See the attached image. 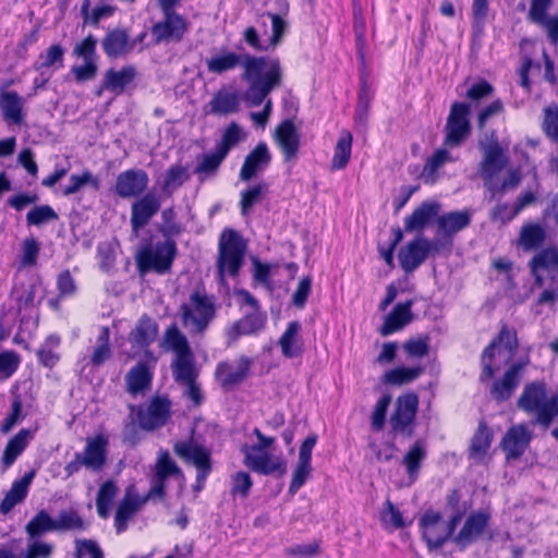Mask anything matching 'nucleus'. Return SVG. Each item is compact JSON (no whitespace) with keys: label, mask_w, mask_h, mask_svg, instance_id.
Instances as JSON below:
<instances>
[{"label":"nucleus","mask_w":558,"mask_h":558,"mask_svg":"<svg viewBox=\"0 0 558 558\" xmlns=\"http://www.w3.org/2000/svg\"><path fill=\"white\" fill-rule=\"evenodd\" d=\"M184 474L167 450H160L150 477V488L146 495H140L134 485L126 487L124 497L119 502L114 526L118 533L126 530L129 521L147 504L155 498H163L168 486L173 483L179 490L184 485Z\"/></svg>","instance_id":"1"},{"label":"nucleus","mask_w":558,"mask_h":558,"mask_svg":"<svg viewBox=\"0 0 558 558\" xmlns=\"http://www.w3.org/2000/svg\"><path fill=\"white\" fill-rule=\"evenodd\" d=\"M534 277L532 289H541L535 307L547 306L550 310L558 303V248L547 247L536 253L529 263ZM542 311L536 308L535 313Z\"/></svg>","instance_id":"2"},{"label":"nucleus","mask_w":558,"mask_h":558,"mask_svg":"<svg viewBox=\"0 0 558 558\" xmlns=\"http://www.w3.org/2000/svg\"><path fill=\"white\" fill-rule=\"evenodd\" d=\"M518 407L526 413L535 414L536 422L547 428L558 416V391L548 395L544 381L530 383L523 388Z\"/></svg>","instance_id":"3"},{"label":"nucleus","mask_w":558,"mask_h":558,"mask_svg":"<svg viewBox=\"0 0 558 558\" xmlns=\"http://www.w3.org/2000/svg\"><path fill=\"white\" fill-rule=\"evenodd\" d=\"M518 344L517 331L513 328L504 326L498 336L483 352V373L481 379L492 378L501 366L509 364L514 357Z\"/></svg>","instance_id":"4"},{"label":"nucleus","mask_w":558,"mask_h":558,"mask_svg":"<svg viewBox=\"0 0 558 558\" xmlns=\"http://www.w3.org/2000/svg\"><path fill=\"white\" fill-rule=\"evenodd\" d=\"M246 243L234 230H225L219 241V256L217 262L218 275L221 283L226 277L236 278L243 265Z\"/></svg>","instance_id":"5"},{"label":"nucleus","mask_w":558,"mask_h":558,"mask_svg":"<svg viewBox=\"0 0 558 558\" xmlns=\"http://www.w3.org/2000/svg\"><path fill=\"white\" fill-rule=\"evenodd\" d=\"M216 315V306L210 296L204 292H193L181 305L183 326L190 333H203Z\"/></svg>","instance_id":"6"},{"label":"nucleus","mask_w":558,"mask_h":558,"mask_svg":"<svg viewBox=\"0 0 558 558\" xmlns=\"http://www.w3.org/2000/svg\"><path fill=\"white\" fill-rule=\"evenodd\" d=\"M250 85L244 99L251 107L260 106L268 94L280 84L281 69L277 59L264 57L260 71L251 78H244Z\"/></svg>","instance_id":"7"},{"label":"nucleus","mask_w":558,"mask_h":558,"mask_svg":"<svg viewBox=\"0 0 558 558\" xmlns=\"http://www.w3.org/2000/svg\"><path fill=\"white\" fill-rule=\"evenodd\" d=\"M177 252L174 240L165 239L155 244H146L140 248L136 255L137 266L142 272L166 274L170 270Z\"/></svg>","instance_id":"8"},{"label":"nucleus","mask_w":558,"mask_h":558,"mask_svg":"<svg viewBox=\"0 0 558 558\" xmlns=\"http://www.w3.org/2000/svg\"><path fill=\"white\" fill-rule=\"evenodd\" d=\"M418 527L422 538L429 551L441 548L456 535L457 525L451 520H445L442 514L434 509H428L418 519Z\"/></svg>","instance_id":"9"},{"label":"nucleus","mask_w":558,"mask_h":558,"mask_svg":"<svg viewBox=\"0 0 558 558\" xmlns=\"http://www.w3.org/2000/svg\"><path fill=\"white\" fill-rule=\"evenodd\" d=\"M264 57H255L248 53H236L223 50L211 56L206 61L209 73L222 74L232 71L238 66L243 68V78L254 77L262 69Z\"/></svg>","instance_id":"10"},{"label":"nucleus","mask_w":558,"mask_h":558,"mask_svg":"<svg viewBox=\"0 0 558 558\" xmlns=\"http://www.w3.org/2000/svg\"><path fill=\"white\" fill-rule=\"evenodd\" d=\"M107 447L108 439L101 434L87 438L84 450L75 452L74 459L64 466L66 476L74 475L82 468L93 472L101 471L107 461Z\"/></svg>","instance_id":"11"},{"label":"nucleus","mask_w":558,"mask_h":558,"mask_svg":"<svg viewBox=\"0 0 558 558\" xmlns=\"http://www.w3.org/2000/svg\"><path fill=\"white\" fill-rule=\"evenodd\" d=\"M72 54L83 61V63L74 64L71 68L75 81L84 83L94 80L98 73L97 38L94 35H88L76 43Z\"/></svg>","instance_id":"12"},{"label":"nucleus","mask_w":558,"mask_h":558,"mask_svg":"<svg viewBox=\"0 0 558 558\" xmlns=\"http://www.w3.org/2000/svg\"><path fill=\"white\" fill-rule=\"evenodd\" d=\"M173 450L178 457L196 468V489H202L211 472L210 451L193 440L177 441Z\"/></svg>","instance_id":"13"},{"label":"nucleus","mask_w":558,"mask_h":558,"mask_svg":"<svg viewBox=\"0 0 558 558\" xmlns=\"http://www.w3.org/2000/svg\"><path fill=\"white\" fill-rule=\"evenodd\" d=\"M470 112L471 107L466 102L456 101L451 105L445 126V145L458 147L468 138L471 133Z\"/></svg>","instance_id":"14"},{"label":"nucleus","mask_w":558,"mask_h":558,"mask_svg":"<svg viewBox=\"0 0 558 558\" xmlns=\"http://www.w3.org/2000/svg\"><path fill=\"white\" fill-rule=\"evenodd\" d=\"M172 402L167 396H155L137 411V421L145 430H155L167 424Z\"/></svg>","instance_id":"15"},{"label":"nucleus","mask_w":558,"mask_h":558,"mask_svg":"<svg viewBox=\"0 0 558 558\" xmlns=\"http://www.w3.org/2000/svg\"><path fill=\"white\" fill-rule=\"evenodd\" d=\"M490 513L486 510H475L466 514L465 520L452 537V542L461 549L469 547L485 536L489 530Z\"/></svg>","instance_id":"16"},{"label":"nucleus","mask_w":558,"mask_h":558,"mask_svg":"<svg viewBox=\"0 0 558 558\" xmlns=\"http://www.w3.org/2000/svg\"><path fill=\"white\" fill-rule=\"evenodd\" d=\"M435 252H438V242L418 235L400 248V266L405 272H413Z\"/></svg>","instance_id":"17"},{"label":"nucleus","mask_w":558,"mask_h":558,"mask_svg":"<svg viewBox=\"0 0 558 558\" xmlns=\"http://www.w3.org/2000/svg\"><path fill=\"white\" fill-rule=\"evenodd\" d=\"M483 159L480 163V175L484 181L486 189L496 186L494 181L498 179L499 173L507 167L509 159L497 141L487 145H482Z\"/></svg>","instance_id":"18"},{"label":"nucleus","mask_w":558,"mask_h":558,"mask_svg":"<svg viewBox=\"0 0 558 558\" xmlns=\"http://www.w3.org/2000/svg\"><path fill=\"white\" fill-rule=\"evenodd\" d=\"M241 451L244 454V464L253 472L263 475L284 472V461L281 456H275L267 449L248 447V445H243Z\"/></svg>","instance_id":"19"},{"label":"nucleus","mask_w":558,"mask_h":558,"mask_svg":"<svg viewBox=\"0 0 558 558\" xmlns=\"http://www.w3.org/2000/svg\"><path fill=\"white\" fill-rule=\"evenodd\" d=\"M189 31L187 21L177 12L163 13V19L151 27L156 44L180 43Z\"/></svg>","instance_id":"20"},{"label":"nucleus","mask_w":558,"mask_h":558,"mask_svg":"<svg viewBox=\"0 0 558 558\" xmlns=\"http://www.w3.org/2000/svg\"><path fill=\"white\" fill-rule=\"evenodd\" d=\"M417 405L418 398L415 393L400 396L389 421L392 430L408 436L412 435V424L417 412Z\"/></svg>","instance_id":"21"},{"label":"nucleus","mask_w":558,"mask_h":558,"mask_svg":"<svg viewBox=\"0 0 558 558\" xmlns=\"http://www.w3.org/2000/svg\"><path fill=\"white\" fill-rule=\"evenodd\" d=\"M530 364L529 355L519 357L506 371L504 376L493 384L490 393L498 401L508 400L521 381L522 371Z\"/></svg>","instance_id":"22"},{"label":"nucleus","mask_w":558,"mask_h":558,"mask_svg":"<svg viewBox=\"0 0 558 558\" xmlns=\"http://www.w3.org/2000/svg\"><path fill=\"white\" fill-rule=\"evenodd\" d=\"M252 360L247 356H241L235 363H218L215 377L223 389L230 390L241 384L248 375Z\"/></svg>","instance_id":"23"},{"label":"nucleus","mask_w":558,"mask_h":558,"mask_svg":"<svg viewBox=\"0 0 558 558\" xmlns=\"http://www.w3.org/2000/svg\"><path fill=\"white\" fill-rule=\"evenodd\" d=\"M161 198L155 192H147L136 199L131 207V226L138 232L160 210Z\"/></svg>","instance_id":"24"},{"label":"nucleus","mask_w":558,"mask_h":558,"mask_svg":"<svg viewBox=\"0 0 558 558\" xmlns=\"http://www.w3.org/2000/svg\"><path fill=\"white\" fill-rule=\"evenodd\" d=\"M149 178L143 169H130L117 177L114 191L122 198L141 196L147 189Z\"/></svg>","instance_id":"25"},{"label":"nucleus","mask_w":558,"mask_h":558,"mask_svg":"<svg viewBox=\"0 0 558 558\" xmlns=\"http://www.w3.org/2000/svg\"><path fill=\"white\" fill-rule=\"evenodd\" d=\"M25 99L15 90L0 89V111L3 120L10 125H22L25 120Z\"/></svg>","instance_id":"26"},{"label":"nucleus","mask_w":558,"mask_h":558,"mask_svg":"<svg viewBox=\"0 0 558 558\" xmlns=\"http://www.w3.org/2000/svg\"><path fill=\"white\" fill-rule=\"evenodd\" d=\"M271 161V154L265 142L258 143L255 148L245 157L240 170L242 181H250L260 172L265 171Z\"/></svg>","instance_id":"27"},{"label":"nucleus","mask_w":558,"mask_h":558,"mask_svg":"<svg viewBox=\"0 0 558 558\" xmlns=\"http://www.w3.org/2000/svg\"><path fill=\"white\" fill-rule=\"evenodd\" d=\"M104 52L108 58L117 59L129 56L134 51V43L126 29L114 28L106 33L101 41Z\"/></svg>","instance_id":"28"},{"label":"nucleus","mask_w":558,"mask_h":558,"mask_svg":"<svg viewBox=\"0 0 558 558\" xmlns=\"http://www.w3.org/2000/svg\"><path fill=\"white\" fill-rule=\"evenodd\" d=\"M154 365H149L147 361H140L130 368L125 375L126 391L135 397L149 390L154 377Z\"/></svg>","instance_id":"29"},{"label":"nucleus","mask_w":558,"mask_h":558,"mask_svg":"<svg viewBox=\"0 0 558 558\" xmlns=\"http://www.w3.org/2000/svg\"><path fill=\"white\" fill-rule=\"evenodd\" d=\"M531 437V430L523 424L509 428L501 442L507 459L520 458L527 448Z\"/></svg>","instance_id":"30"},{"label":"nucleus","mask_w":558,"mask_h":558,"mask_svg":"<svg viewBox=\"0 0 558 558\" xmlns=\"http://www.w3.org/2000/svg\"><path fill=\"white\" fill-rule=\"evenodd\" d=\"M275 138L286 160L296 158L300 148V134L291 120H284L277 126Z\"/></svg>","instance_id":"31"},{"label":"nucleus","mask_w":558,"mask_h":558,"mask_svg":"<svg viewBox=\"0 0 558 558\" xmlns=\"http://www.w3.org/2000/svg\"><path fill=\"white\" fill-rule=\"evenodd\" d=\"M136 76L134 65H124L120 70L109 69L104 75L100 89L97 93L101 95L102 90H109L116 95H121Z\"/></svg>","instance_id":"32"},{"label":"nucleus","mask_w":558,"mask_h":558,"mask_svg":"<svg viewBox=\"0 0 558 558\" xmlns=\"http://www.w3.org/2000/svg\"><path fill=\"white\" fill-rule=\"evenodd\" d=\"M158 335L157 323L147 315H143L129 335L132 348L141 351L147 349Z\"/></svg>","instance_id":"33"},{"label":"nucleus","mask_w":558,"mask_h":558,"mask_svg":"<svg viewBox=\"0 0 558 558\" xmlns=\"http://www.w3.org/2000/svg\"><path fill=\"white\" fill-rule=\"evenodd\" d=\"M266 324V315L255 311L252 314L245 315L240 320L235 322L227 331L228 344L235 342L241 336L255 335L260 331Z\"/></svg>","instance_id":"34"},{"label":"nucleus","mask_w":558,"mask_h":558,"mask_svg":"<svg viewBox=\"0 0 558 558\" xmlns=\"http://www.w3.org/2000/svg\"><path fill=\"white\" fill-rule=\"evenodd\" d=\"M472 216L471 209L446 213L437 218V233L450 238L465 229L471 223Z\"/></svg>","instance_id":"35"},{"label":"nucleus","mask_w":558,"mask_h":558,"mask_svg":"<svg viewBox=\"0 0 558 558\" xmlns=\"http://www.w3.org/2000/svg\"><path fill=\"white\" fill-rule=\"evenodd\" d=\"M36 475V470L25 473L22 478L12 483L10 490L5 494L0 504L2 513H9L16 505L21 504L27 496L29 486Z\"/></svg>","instance_id":"36"},{"label":"nucleus","mask_w":558,"mask_h":558,"mask_svg":"<svg viewBox=\"0 0 558 558\" xmlns=\"http://www.w3.org/2000/svg\"><path fill=\"white\" fill-rule=\"evenodd\" d=\"M35 432V429L22 428L8 441L1 458V463L4 469H9L14 464L16 459L24 452L28 444L34 439Z\"/></svg>","instance_id":"37"},{"label":"nucleus","mask_w":558,"mask_h":558,"mask_svg":"<svg viewBox=\"0 0 558 558\" xmlns=\"http://www.w3.org/2000/svg\"><path fill=\"white\" fill-rule=\"evenodd\" d=\"M427 458V446L424 440H416L402 458V465L405 469L409 484L417 481L423 462Z\"/></svg>","instance_id":"38"},{"label":"nucleus","mask_w":558,"mask_h":558,"mask_svg":"<svg viewBox=\"0 0 558 558\" xmlns=\"http://www.w3.org/2000/svg\"><path fill=\"white\" fill-rule=\"evenodd\" d=\"M412 306L413 301L409 300L403 303H398L392 311L387 315L383 326L380 327V333L383 336H389L412 322Z\"/></svg>","instance_id":"39"},{"label":"nucleus","mask_w":558,"mask_h":558,"mask_svg":"<svg viewBox=\"0 0 558 558\" xmlns=\"http://www.w3.org/2000/svg\"><path fill=\"white\" fill-rule=\"evenodd\" d=\"M473 502L469 498H464L460 489H452L446 496L445 512L457 526L462 519L470 513Z\"/></svg>","instance_id":"40"},{"label":"nucleus","mask_w":558,"mask_h":558,"mask_svg":"<svg viewBox=\"0 0 558 558\" xmlns=\"http://www.w3.org/2000/svg\"><path fill=\"white\" fill-rule=\"evenodd\" d=\"M171 371L173 379L177 384L190 383L198 379L199 369L196 366L193 353L183 356H174L171 362Z\"/></svg>","instance_id":"41"},{"label":"nucleus","mask_w":558,"mask_h":558,"mask_svg":"<svg viewBox=\"0 0 558 558\" xmlns=\"http://www.w3.org/2000/svg\"><path fill=\"white\" fill-rule=\"evenodd\" d=\"M209 112L216 116H227L240 109V96L236 92L218 90L209 104Z\"/></svg>","instance_id":"42"},{"label":"nucleus","mask_w":558,"mask_h":558,"mask_svg":"<svg viewBox=\"0 0 558 558\" xmlns=\"http://www.w3.org/2000/svg\"><path fill=\"white\" fill-rule=\"evenodd\" d=\"M437 203H423L410 216L404 219L405 231L412 232L424 229L428 222L438 215Z\"/></svg>","instance_id":"43"},{"label":"nucleus","mask_w":558,"mask_h":558,"mask_svg":"<svg viewBox=\"0 0 558 558\" xmlns=\"http://www.w3.org/2000/svg\"><path fill=\"white\" fill-rule=\"evenodd\" d=\"M300 329L301 325L299 322H290L279 339L282 355L287 359L300 356L303 352L302 343L299 339Z\"/></svg>","instance_id":"44"},{"label":"nucleus","mask_w":558,"mask_h":558,"mask_svg":"<svg viewBox=\"0 0 558 558\" xmlns=\"http://www.w3.org/2000/svg\"><path fill=\"white\" fill-rule=\"evenodd\" d=\"M545 239V228L539 223L530 222L522 226L518 239V245L523 251L529 252L542 246Z\"/></svg>","instance_id":"45"},{"label":"nucleus","mask_w":558,"mask_h":558,"mask_svg":"<svg viewBox=\"0 0 558 558\" xmlns=\"http://www.w3.org/2000/svg\"><path fill=\"white\" fill-rule=\"evenodd\" d=\"M64 53L65 50L60 44H53L38 56L34 69L40 72L41 75L45 74L46 70H59L63 68Z\"/></svg>","instance_id":"46"},{"label":"nucleus","mask_w":558,"mask_h":558,"mask_svg":"<svg viewBox=\"0 0 558 558\" xmlns=\"http://www.w3.org/2000/svg\"><path fill=\"white\" fill-rule=\"evenodd\" d=\"M161 347L167 351H172L174 356H183L187 353H193L186 337L174 324L166 329Z\"/></svg>","instance_id":"47"},{"label":"nucleus","mask_w":558,"mask_h":558,"mask_svg":"<svg viewBox=\"0 0 558 558\" xmlns=\"http://www.w3.org/2000/svg\"><path fill=\"white\" fill-rule=\"evenodd\" d=\"M353 136L351 132L342 130L339 134L331 159L332 170L344 169L351 158Z\"/></svg>","instance_id":"48"},{"label":"nucleus","mask_w":558,"mask_h":558,"mask_svg":"<svg viewBox=\"0 0 558 558\" xmlns=\"http://www.w3.org/2000/svg\"><path fill=\"white\" fill-rule=\"evenodd\" d=\"M425 372V367L422 365L416 366H400L392 368L384 374V383L402 386L417 379Z\"/></svg>","instance_id":"49"},{"label":"nucleus","mask_w":558,"mask_h":558,"mask_svg":"<svg viewBox=\"0 0 558 558\" xmlns=\"http://www.w3.org/2000/svg\"><path fill=\"white\" fill-rule=\"evenodd\" d=\"M60 337L57 335L48 336L45 341L40 344L36 352L38 362L48 368H52L57 365L60 360L58 349L60 347Z\"/></svg>","instance_id":"50"},{"label":"nucleus","mask_w":558,"mask_h":558,"mask_svg":"<svg viewBox=\"0 0 558 558\" xmlns=\"http://www.w3.org/2000/svg\"><path fill=\"white\" fill-rule=\"evenodd\" d=\"M189 178L186 168L181 165L171 166L163 175L160 189L166 196H171Z\"/></svg>","instance_id":"51"},{"label":"nucleus","mask_w":558,"mask_h":558,"mask_svg":"<svg viewBox=\"0 0 558 558\" xmlns=\"http://www.w3.org/2000/svg\"><path fill=\"white\" fill-rule=\"evenodd\" d=\"M25 532L29 538H38L46 533L56 532L54 519L46 510H39L26 524Z\"/></svg>","instance_id":"52"},{"label":"nucleus","mask_w":558,"mask_h":558,"mask_svg":"<svg viewBox=\"0 0 558 558\" xmlns=\"http://www.w3.org/2000/svg\"><path fill=\"white\" fill-rule=\"evenodd\" d=\"M56 532H82L87 529V524L75 509L62 510L54 519Z\"/></svg>","instance_id":"53"},{"label":"nucleus","mask_w":558,"mask_h":558,"mask_svg":"<svg viewBox=\"0 0 558 558\" xmlns=\"http://www.w3.org/2000/svg\"><path fill=\"white\" fill-rule=\"evenodd\" d=\"M118 494V486L113 481H106L99 487L96 508L100 518L107 519L110 515L112 502Z\"/></svg>","instance_id":"54"},{"label":"nucleus","mask_w":558,"mask_h":558,"mask_svg":"<svg viewBox=\"0 0 558 558\" xmlns=\"http://www.w3.org/2000/svg\"><path fill=\"white\" fill-rule=\"evenodd\" d=\"M379 517L385 529L399 530L411 523L405 521L402 512L389 499L384 502Z\"/></svg>","instance_id":"55"},{"label":"nucleus","mask_w":558,"mask_h":558,"mask_svg":"<svg viewBox=\"0 0 558 558\" xmlns=\"http://www.w3.org/2000/svg\"><path fill=\"white\" fill-rule=\"evenodd\" d=\"M492 435L488 427L480 424L478 429L472 438L470 447V458L475 461H481L490 447Z\"/></svg>","instance_id":"56"},{"label":"nucleus","mask_w":558,"mask_h":558,"mask_svg":"<svg viewBox=\"0 0 558 558\" xmlns=\"http://www.w3.org/2000/svg\"><path fill=\"white\" fill-rule=\"evenodd\" d=\"M161 220L158 231L167 240H174L184 231L182 223L177 221V213L173 207L162 210Z\"/></svg>","instance_id":"57"},{"label":"nucleus","mask_w":558,"mask_h":558,"mask_svg":"<svg viewBox=\"0 0 558 558\" xmlns=\"http://www.w3.org/2000/svg\"><path fill=\"white\" fill-rule=\"evenodd\" d=\"M85 185H90L97 191L100 187V181L89 170H84L81 174H72L69 184L63 189V195L76 194Z\"/></svg>","instance_id":"58"},{"label":"nucleus","mask_w":558,"mask_h":558,"mask_svg":"<svg viewBox=\"0 0 558 558\" xmlns=\"http://www.w3.org/2000/svg\"><path fill=\"white\" fill-rule=\"evenodd\" d=\"M81 12L85 23L97 25L100 21L112 16L116 12V7L110 4H100L89 11V1L85 0L82 4Z\"/></svg>","instance_id":"59"},{"label":"nucleus","mask_w":558,"mask_h":558,"mask_svg":"<svg viewBox=\"0 0 558 558\" xmlns=\"http://www.w3.org/2000/svg\"><path fill=\"white\" fill-rule=\"evenodd\" d=\"M402 349L409 360L422 359L427 356L430 349V339L428 336L410 338L402 344Z\"/></svg>","instance_id":"60"},{"label":"nucleus","mask_w":558,"mask_h":558,"mask_svg":"<svg viewBox=\"0 0 558 558\" xmlns=\"http://www.w3.org/2000/svg\"><path fill=\"white\" fill-rule=\"evenodd\" d=\"M244 138L242 129L235 122L230 123L225 130L221 140L216 144V148L221 155L228 156L230 149L238 145Z\"/></svg>","instance_id":"61"},{"label":"nucleus","mask_w":558,"mask_h":558,"mask_svg":"<svg viewBox=\"0 0 558 558\" xmlns=\"http://www.w3.org/2000/svg\"><path fill=\"white\" fill-rule=\"evenodd\" d=\"M109 337V328H101L100 333L97 338V344L90 357V362L94 366H99L104 364L111 356Z\"/></svg>","instance_id":"62"},{"label":"nucleus","mask_w":558,"mask_h":558,"mask_svg":"<svg viewBox=\"0 0 558 558\" xmlns=\"http://www.w3.org/2000/svg\"><path fill=\"white\" fill-rule=\"evenodd\" d=\"M452 157L445 148L437 149L425 162L423 175L426 179L434 180L437 171L447 162L452 161Z\"/></svg>","instance_id":"63"},{"label":"nucleus","mask_w":558,"mask_h":558,"mask_svg":"<svg viewBox=\"0 0 558 558\" xmlns=\"http://www.w3.org/2000/svg\"><path fill=\"white\" fill-rule=\"evenodd\" d=\"M54 547L52 544L37 538H29L27 546L19 558H51Z\"/></svg>","instance_id":"64"}]
</instances>
